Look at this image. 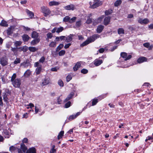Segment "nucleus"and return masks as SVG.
<instances>
[{"mask_svg":"<svg viewBox=\"0 0 153 153\" xmlns=\"http://www.w3.org/2000/svg\"><path fill=\"white\" fill-rule=\"evenodd\" d=\"M16 77V74L14 73L11 77L10 82L15 88H19L21 84V80L20 78Z\"/></svg>","mask_w":153,"mask_h":153,"instance_id":"1","label":"nucleus"},{"mask_svg":"<svg viewBox=\"0 0 153 153\" xmlns=\"http://www.w3.org/2000/svg\"><path fill=\"white\" fill-rule=\"evenodd\" d=\"M100 36L97 34H95L90 36L85 42L80 45L81 47H84L89 43L94 42L96 39L100 38Z\"/></svg>","mask_w":153,"mask_h":153,"instance_id":"2","label":"nucleus"},{"mask_svg":"<svg viewBox=\"0 0 153 153\" xmlns=\"http://www.w3.org/2000/svg\"><path fill=\"white\" fill-rule=\"evenodd\" d=\"M92 3L90 2V7L94 9L101 5L102 2L100 0H94V1L92 4Z\"/></svg>","mask_w":153,"mask_h":153,"instance_id":"3","label":"nucleus"},{"mask_svg":"<svg viewBox=\"0 0 153 153\" xmlns=\"http://www.w3.org/2000/svg\"><path fill=\"white\" fill-rule=\"evenodd\" d=\"M34 67H36L35 71L36 74H39L42 70V65L38 62H36L34 63Z\"/></svg>","mask_w":153,"mask_h":153,"instance_id":"4","label":"nucleus"},{"mask_svg":"<svg viewBox=\"0 0 153 153\" xmlns=\"http://www.w3.org/2000/svg\"><path fill=\"white\" fill-rule=\"evenodd\" d=\"M41 11L44 14V16H46L51 14V12L47 7H42L41 8Z\"/></svg>","mask_w":153,"mask_h":153,"instance_id":"5","label":"nucleus"},{"mask_svg":"<svg viewBox=\"0 0 153 153\" xmlns=\"http://www.w3.org/2000/svg\"><path fill=\"white\" fill-rule=\"evenodd\" d=\"M0 63L3 66L8 64V59L5 57H2L0 59Z\"/></svg>","mask_w":153,"mask_h":153,"instance_id":"6","label":"nucleus"},{"mask_svg":"<svg viewBox=\"0 0 153 153\" xmlns=\"http://www.w3.org/2000/svg\"><path fill=\"white\" fill-rule=\"evenodd\" d=\"M120 55L126 61L130 59L132 57L131 55L127 56V53L124 52L121 53L120 54Z\"/></svg>","mask_w":153,"mask_h":153,"instance_id":"7","label":"nucleus"},{"mask_svg":"<svg viewBox=\"0 0 153 153\" xmlns=\"http://www.w3.org/2000/svg\"><path fill=\"white\" fill-rule=\"evenodd\" d=\"M21 149H22L24 153H25L27 150L26 146L23 143H21V149H18V153H23Z\"/></svg>","mask_w":153,"mask_h":153,"instance_id":"8","label":"nucleus"},{"mask_svg":"<svg viewBox=\"0 0 153 153\" xmlns=\"http://www.w3.org/2000/svg\"><path fill=\"white\" fill-rule=\"evenodd\" d=\"M138 22L141 24H146L148 23L149 21V19L147 18L142 19V18H139L138 20Z\"/></svg>","mask_w":153,"mask_h":153,"instance_id":"9","label":"nucleus"},{"mask_svg":"<svg viewBox=\"0 0 153 153\" xmlns=\"http://www.w3.org/2000/svg\"><path fill=\"white\" fill-rule=\"evenodd\" d=\"M81 113V112H78L75 114L70 115L68 118V120L69 121H71L75 119L76 118L77 116H79Z\"/></svg>","mask_w":153,"mask_h":153,"instance_id":"10","label":"nucleus"},{"mask_svg":"<svg viewBox=\"0 0 153 153\" xmlns=\"http://www.w3.org/2000/svg\"><path fill=\"white\" fill-rule=\"evenodd\" d=\"M144 46L147 48H148L149 50H152L153 48V45H150V44L149 42H146L143 44Z\"/></svg>","mask_w":153,"mask_h":153,"instance_id":"11","label":"nucleus"},{"mask_svg":"<svg viewBox=\"0 0 153 153\" xmlns=\"http://www.w3.org/2000/svg\"><path fill=\"white\" fill-rule=\"evenodd\" d=\"M102 61L99 59H96L94 62V65L96 66L100 65L102 63Z\"/></svg>","mask_w":153,"mask_h":153,"instance_id":"12","label":"nucleus"},{"mask_svg":"<svg viewBox=\"0 0 153 153\" xmlns=\"http://www.w3.org/2000/svg\"><path fill=\"white\" fill-rule=\"evenodd\" d=\"M13 30L14 27L13 26H11L8 28L7 30V35H9L11 34L13 31Z\"/></svg>","mask_w":153,"mask_h":153,"instance_id":"13","label":"nucleus"},{"mask_svg":"<svg viewBox=\"0 0 153 153\" xmlns=\"http://www.w3.org/2000/svg\"><path fill=\"white\" fill-rule=\"evenodd\" d=\"M74 6L73 4H70L68 6H66L64 7V8L66 10H73L74 9Z\"/></svg>","mask_w":153,"mask_h":153,"instance_id":"14","label":"nucleus"},{"mask_svg":"<svg viewBox=\"0 0 153 153\" xmlns=\"http://www.w3.org/2000/svg\"><path fill=\"white\" fill-rule=\"evenodd\" d=\"M110 18L109 17L107 16L104 19V24L105 25H108L110 21Z\"/></svg>","mask_w":153,"mask_h":153,"instance_id":"15","label":"nucleus"},{"mask_svg":"<svg viewBox=\"0 0 153 153\" xmlns=\"http://www.w3.org/2000/svg\"><path fill=\"white\" fill-rule=\"evenodd\" d=\"M147 59V58L145 57H142L139 58L137 59V62L139 63H140L144 62L146 61Z\"/></svg>","mask_w":153,"mask_h":153,"instance_id":"16","label":"nucleus"},{"mask_svg":"<svg viewBox=\"0 0 153 153\" xmlns=\"http://www.w3.org/2000/svg\"><path fill=\"white\" fill-rule=\"evenodd\" d=\"M81 66V64L80 62H78L75 65V66L74 67L73 69L74 71H76L78 70L79 68Z\"/></svg>","mask_w":153,"mask_h":153,"instance_id":"17","label":"nucleus"},{"mask_svg":"<svg viewBox=\"0 0 153 153\" xmlns=\"http://www.w3.org/2000/svg\"><path fill=\"white\" fill-rule=\"evenodd\" d=\"M104 28V26L102 25H100L98 26L97 29V33H100L102 30Z\"/></svg>","mask_w":153,"mask_h":153,"instance_id":"18","label":"nucleus"},{"mask_svg":"<svg viewBox=\"0 0 153 153\" xmlns=\"http://www.w3.org/2000/svg\"><path fill=\"white\" fill-rule=\"evenodd\" d=\"M73 35L70 34V35L67 36L65 38V41L67 42H69L71 41L72 40V37Z\"/></svg>","mask_w":153,"mask_h":153,"instance_id":"19","label":"nucleus"},{"mask_svg":"<svg viewBox=\"0 0 153 153\" xmlns=\"http://www.w3.org/2000/svg\"><path fill=\"white\" fill-rule=\"evenodd\" d=\"M59 4V3L56 1H51L49 3V5L50 6H57Z\"/></svg>","mask_w":153,"mask_h":153,"instance_id":"20","label":"nucleus"},{"mask_svg":"<svg viewBox=\"0 0 153 153\" xmlns=\"http://www.w3.org/2000/svg\"><path fill=\"white\" fill-rule=\"evenodd\" d=\"M49 83V79L48 78H45L42 81V85H46Z\"/></svg>","mask_w":153,"mask_h":153,"instance_id":"21","label":"nucleus"},{"mask_svg":"<svg viewBox=\"0 0 153 153\" xmlns=\"http://www.w3.org/2000/svg\"><path fill=\"white\" fill-rule=\"evenodd\" d=\"M74 93L73 92H71L70 94L68 96L67 98L65 99V102L67 101L68 100L71 99L73 96Z\"/></svg>","mask_w":153,"mask_h":153,"instance_id":"22","label":"nucleus"},{"mask_svg":"<svg viewBox=\"0 0 153 153\" xmlns=\"http://www.w3.org/2000/svg\"><path fill=\"white\" fill-rule=\"evenodd\" d=\"M26 153H36V149L34 147L30 148L27 150Z\"/></svg>","mask_w":153,"mask_h":153,"instance_id":"23","label":"nucleus"},{"mask_svg":"<svg viewBox=\"0 0 153 153\" xmlns=\"http://www.w3.org/2000/svg\"><path fill=\"white\" fill-rule=\"evenodd\" d=\"M31 74V71L30 70H27L24 73V76L25 77H28Z\"/></svg>","mask_w":153,"mask_h":153,"instance_id":"24","label":"nucleus"},{"mask_svg":"<svg viewBox=\"0 0 153 153\" xmlns=\"http://www.w3.org/2000/svg\"><path fill=\"white\" fill-rule=\"evenodd\" d=\"M40 40L39 38L33 40L31 42V44L32 45H35L39 42Z\"/></svg>","mask_w":153,"mask_h":153,"instance_id":"25","label":"nucleus"},{"mask_svg":"<svg viewBox=\"0 0 153 153\" xmlns=\"http://www.w3.org/2000/svg\"><path fill=\"white\" fill-rule=\"evenodd\" d=\"M20 62V60L19 58H16L14 61L13 62L11 63L10 65H13V64H16L18 63H19Z\"/></svg>","mask_w":153,"mask_h":153,"instance_id":"26","label":"nucleus"},{"mask_svg":"<svg viewBox=\"0 0 153 153\" xmlns=\"http://www.w3.org/2000/svg\"><path fill=\"white\" fill-rule=\"evenodd\" d=\"M26 12L28 16L30 18H32L34 16V13L29 10H26Z\"/></svg>","mask_w":153,"mask_h":153,"instance_id":"27","label":"nucleus"},{"mask_svg":"<svg viewBox=\"0 0 153 153\" xmlns=\"http://www.w3.org/2000/svg\"><path fill=\"white\" fill-rule=\"evenodd\" d=\"M22 38L24 41L27 42L29 40L30 38L27 35L24 34L22 36Z\"/></svg>","mask_w":153,"mask_h":153,"instance_id":"28","label":"nucleus"},{"mask_svg":"<svg viewBox=\"0 0 153 153\" xmlns=\"http://www.w3.org/2000/svg\"><path fill=\"white\" fill-rule=\"evenodd\" d=\"M118 33L120 35L124 34V30L123 28H119L117 30Z\"/></svg>","mask_w":153,"mask_h":153,"instance_id":"29","label":"nucleus"},{"mask_svg":"<svg viewBox=\"0 0 153 153\" xmlns=\"http://www.w3.org/2000/svg\"><path fill=\"white\" fill-rule=\"evenodd\" d=\"M28 50L31 52H34L38 50V49L35 47H30L28 48Z\"/></svg>","mask_w":153,"mask_h":153,"instance_id":"30","label":"nucleus"},{"mask_svg":"<svg viewBox=\"0 0 153 153\" xmlns=\"http://www.w3.org/2000/svg\"><path fill=\"white\" fill-rule=\"evenodd\" d=\"M0 25L4 27H7L8 24H7V22L4 20H2L1 22L0 23Z\"/></svg>","mask_w":153,"mask_h":153,"instance_id":"31","label":"nucleus"},{"mask_svg":"<svg viewBox=\"0 0 153 153\" xmlns=\"http://www.w3.org/2000/svg\"><path fill=\"white\" fill-rule=\"evenodd\" d=\"M30 64L29 62H24L22 63L21 64V65L23 66L24 68H27L28 66L30 65Z\"/></svg>","mask_w":153,"mask_h":153,"instance_id":"32","label":"nucleus"},{"mask_svg":"<svg viewBox=\"0 0 153 153\" xmlns=\"http://www.w3.org/2000/svg\"><path fill=\"white\" fill-rule=\"evenodd\" d=\"M38 33L35 31L33 32L32 33V37L33 38H36L38 37Z\"/></svg>","mask_w":153,"mask_h":153,"instance_id":"33","label":"nucleus"},{"mask_svg":"<svg viewBox=\"0 0 153 153\" xmlns=\"http://www.w3.org/2000/svg\"><path fill=\"white\" fill-rule=\"evenodd\" d=\"M56 42H52L49 45V46L51 47H54L56 46Z\"/></svg>","mask_w":153,"mask_h":153,"instance_id":"34","label":"nucleus"},{"mask_svg":"<svg viewBox=\"0 0 153 153\" xmlns=\"http://www.w3.org/2000/svg\"><path fill=\"white\" fill-rule=\"evenodd\" d=\"M122 3V1L121 0H117L114 3V5L115 6H118L120 5Z\"/></svg>","mask_w":153,"mask_h":153,"instance_id":"35","label":"nucleus"},{"mask_svg":"<svg viewBox=\"0 0 153 153\" xmlns=\"http://www.w3.org/2000/svg\"><path fill=\"white\" fill-rule=\"evenodd\" d=\"M22 43V42L20 41H16L14 42V45L16 47H17L20 46L21 45Z\"/></svg>","mask_w":153,"mask_h":153,"instance_id":"36","label":"nucleus"},{"mask_svg":"<svg viewBox=\"0 0 153 153\" xmlns=\"http://www.w3.org/2000/svg\"><path fill=\"white\" fill-rule=\"evenodd\" d=\"M64 133V132L63 131H61L59 132L58 136V139H60L62 137Z\"/></svg>","mask_w":153,"mask_h":153,"instance_id":"37","label":"nucleus"},{"mask_svg":"<svg viewBox=\"0 0 153 153\" xmlns=\"http://www.w3.org/2000/svg\"><path fill=\"white\" fill-rule=\"evenodd\" d=\"M64 30L63 27H60L56 28V32L57 33H59L62 32Z\"/></svg>","mask_w":153,"mask_h":153,"instance_id":"38","label":"nucleus"},{"mask_svg":"<svg viewBox=\"0 0 153 153\" xmlns=\"http://www.w3.org/2000/svg\"><path fill=\"white\" fill-rule=\"evenodd\" d=\"M70 18L68 16H66L63 18V21L64 22H69Z\"/></svg>","mask_w":153,"mask_h":153,"instance_id":"39","label":"nucleus"},{"mask_svg":"<svg viewBox=\"0 0 153 153\" xmlns=\"http://www.w3.org/2000/svg\"><path fill=\"white\" fill-rule=\"evenodd\" d=\"M45 60V58L44 56H42L40 59L39 60L38 62H38L40 64V63H43Z\"/></svg>","mask_w":153,"mask_h":153,"instance_id":"40","label":"nucleus"},{"mask_svg":"<svg viewBox=\"0 0 153 153\" xmlns=\"http://www.w3.org/2000/svg\"><path fill=\"white\" fill-rule=\"evenodd\" d=\"M104 17V16L102 15V16L100 17H99L97 19V23H98L100 22H101L102 19Z\"/></svg>","mask_w":153,"mask_h":153,"instance_id":"41","label":"nucleus"},{"mask_svg":"<svg viewBox=\"0 0 153 153\" xmlns=\"http://www.w3.org/2000/svg\"><path fill=\"white\" fill-rule=\"evenodd\" d=\"M64 46L63 44H60L59 46H58L56 49V51H58L60 50Z\"/></svg>","mask_w":153,"mask_h":153,"instance_id":"42","label":"nucleus"},{"mask_svg":"<svg viewBox=\"0 0 153 153\" xmlns=\"http://www.w3.org/2000/svg\"><path fill=\"white\" fill-rule=\"evenodd\" d=\"M98 102L97 99H94L92 100V105L94 106Z\"/></svg>","mask_w":153,"mask_h":153,"instance_id":"43","label":"nucleus"},{"mask_svg":"<svg viewBox=\"0 0 153 153\" xmlns=\"http://www.w3.org/2000/svg\"><path fill=\"white\" fill-rule=\"evenodd\" d=\"M58 83V85L61 87H63L64 85L61 79L59 80Z\"/></svg>","mask_w":153,"mask_h":153,"instance_id":"44","label":"nucleus"},{"mask_svg":"<svg viewBox=\"0 0 153 153\" xmlns=\"http://www.w3.org/2000/svg\"><path fill=\"white\" fill-rule=\"evenodd\" d=\"M59 69V67H55L53 68H51V71H57Z\"/></svg>","mask_w":153,"mask_h":153,"instance_id":"45","label":"nucleus"},{"mask_svg":"<svg viewBox=\"0 0 153 153\" xmlns=\"http://www.w3.org/2000/svg\"><path fill=\"white\" fill-rule=\"evenodd\" d=\"M72 79V77L70 74L68 75L66 77V80L67 82H68Z\"/></svg>","mask_w":153,"mask_h":153,"instance_id":"46","label":"nucleus"},{"mask_svg":"<svg viewBox=\"0 0 153 153\" xmlns=\"http://www.w3.org/2000/svg\"><path fill=\"white\" fill-rule=\"evenodd\" d=\"M76 17H73L71 19L70 18V20L69 21V22L70 23H72L75 21L76 20Z\"/></svg>","mask_w":153,"mask_h":153,"instance_id":"47","label":"nucleus"},{"mask_svg":"<svg viewBox=\"0 0 153 153\" xmlns=\"http://www.w3.org/2000/svg\"><path fill=\"white\" fill-rule=\"evenodd\" d=\"M16 149L15 147L13 146H12L10 147V151L12 152L14 151Z\"/></svg>","mask_w":153,"mask_h":153,"instance_id":"48","label":"nucleus"},{"mask_svg":"<svg viewBox=\"0 0 153 153\" xmlns=\"http://www.w3.org/2000/svg\"><path fill=\"white\" fill-rule=\"evenodd\" d=\"M65 53V51L64 50H61L59 53V56H62L64 55Z\"/></svg>","mask_w":153,"mask_h":153,"instance_id":"49","label":"nucleus"},{"mask_svg":"<svg viewBox=\"0 0 153 153\" xmlns=\"http://www.w3.org/2000/svg\"><path fill=\"white\" fill-rule=\"evenodd\" d=\"M47 38L51 39L53 35L51 33L49 32L47 33Z\"/></svg>","mask_w":153,"mask_h":153,"instance_id":"50","label":"nucleus"},{"mask_svg":"<svg viewBox=\"0 0 153 153\" xmlns=\"http://www.w3.org/2000/svg\"><path fill=\"white\" fill-rule=\"evenodd\" d=\"M88 70L85 69H83L81 70V73L83 74H87L88 72Z\"/></svg>","mask_w":153,"mask_h":153,"instance_id":"51","label":"nucleus"},{"mask_svg":"<svg viewBox=\"0 0 153 153\" xmlns=\"http://www.w3.org/2000/svg\"><path fill=\"white\" fill-rule=\"evenodd\" d=\"M71 103L70 102H67L65 105V107L66 108H68L70 106Z\"/></svg>","mask_w":153,"mask_h":153,"instance_id":"52","label":"nucleus"},{"mask_svg":"<svg viewBox=\"0 0 153 153\" xmlns=\"http://www.w3.org/2000/svg\"><path fill=\"white\" fill-rule=\"evenodd\" d=\"M112 10H108L105 11V14L106 15H108L112 13Z\"/></svg>","mask_w":153,"mask_h":153,"instance_id":"53","label":"nucleus"},{"mask_svg":"<svg viewBox=\"0 0 153 153\" xmlns=\"http://www.w3.org/2000/svg\"><path fill=\"white\" fill-rule=\"evenodd\" d=\"M27 49L28 48L26 46H24L22 48V50L24 52H26L27 51Z\"/></svg>","mask_w":153,"mask_h":153,"instance_id":"54","label":"nucleus"},{"mask_svg":"<svg viewBox=\"0 0 153 153\" xmlns=\"http://www.w3.org/2000/svg\"><path fill=\"white\" fill-rule=\"evenodd\" d=\"M92 22V19L89 18L87 20L86 22L87 24H89L91 23Z\"/></svg>","mask_w":153,"mask_h":153,"instance_id":"55","label":"nucleus"},{"mask_svg":"<svg viewBox=\"0 0 153 153\" xmlns=\"http://www.w3.org/2000/svg\"><path fill=\"white\" fill-rule=\"evenodd\" d=\"M62 100L60 98V97H58L57 99V103L58 104H60L61 103Z\"/></svg>","mask_w":153,"mask_h":153,"instance_id":"56","label":"nucleus"},{"mask_svg":"<svg viewBox=\"0 0 153 153\" xmlns=\"http://www.w3.org/2000/svg\"><path fill=\"white\" fill-rule=\"evenodd\" d=\"M71 45V44L70 43L67 44L65 45L64 48L65 49H67Z\"/></svg>","mask_w":153,"mask_h":153,"instance_id":"57","label":"nucleus"},{"mask_svg":"<svg viewBox=\"0 0 153 153\" xmlns=\"http://www.w3.org/2000/svg\"><path fill=\"white\" fill-rule=\"evenodd\" d=\"M66 37L65 36H60V39L61 40H65Z\"/></svg>","mask_w":153,"mask_h":153,"instance_id":"58","label":"nucleus"},{"mask_svg":"<svg viewBox=\"0 0 153 153\" xmlns=\"http://www.w3.org/2000/svg\"><path fill=\"white\" fill-rule=\"evenodd\" d=\"M56 150L55 149H51L50 151V153H54L56 152Z\"/></svg>","mask_w":153,"mask_h":153,"instance_id":"59","label":"nucleus"},{"mask_svg":"<svg viewBox=\"0 0 153 153\" xmlns=\"http://www.w3.org/2000/svg\"><path fill=\"white\" fill-rule=\"evenodd\" d=\"M81 24V22L80 21H78L76 22V26H79Z\"/></svg>","mask_w":153,"mask_h":153,"instance_id":"60","label":"nucleus"},{"mask_svg":"<svg viewBox=\"0 0 153 153\" xmlns=\"http://www.w3.org/2000/svg\"><path fill=\"white\" fill-rule=\"evenodd\" d=\"M105 49L103 48H101L99 50V51L100 53H102L104 52Z\"/></svg>","mask_w":153,"mask_h":153,"instance_id":"61","label":"nucleus"},{"mask_svg":"<svg viewBox=\"0 0 153 153\" xmlns=\"http://www.w3.org/2000/svg\"><path fill=\"white\" fill-rule=\"evenodd\" d=\"M27 113H25L23 115V117L26 118L27 117Z\"/></svg>","mask_w":153,"mask_h":153,"instance_id":"62","label":"nucleus"},{"mask_svg":"<svg viewBox=\"0 0 153 153\" xmlns=\"http://www.w3.org/2000/svg\"><path fill=\"white\" fill-rule=\"evenodd\" d=\"M28 141V139L27 138H25L22 141L23 143H26Z\"/></svg>","mask_w":153,"mask_h":153,"instance_id":"63","label":"nucleus"},{"mask_svg":"<svg viewBox=\"0 0 153 153\" xmlns=\"http://www.w3.org/2000/svg\"><path fill=\"white\" fill-rule=\"evenodd\" d=\"M133 17V15L132 14H129L127 18H131Z\"/></svg>","mask_w":153,"mask_h":153,"instance_id":"64","label":"nucleus"}]
</instances>
